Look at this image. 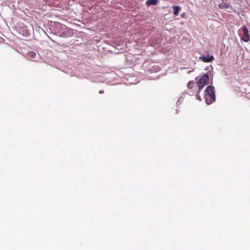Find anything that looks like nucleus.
Returning a JSON list of instances; mask_svg holds the SVG:
<instances>
[{"label": "nucleus", "mask_w": 250, "mask_h": 250, "mask_svg": "<svg viewBox=\"0 0 250 250\" xmlns=\"http://www.w3.org/2000/svg\"><path fill=\"white\" fill-rule=\"evenodd\" d=\"M172 7L173 8L174 14L175 15H178V13L179 12V11L181 9V7L177 6H173Z\"/></svg>", "instance_id": "obj_7"}, {"label": "nucleus", "mask_w": 250, "mask_h": 250, "mask_svg": "<svg viewBox=\"0 0 250 250\" xmlns=\"http://www.w3.org/2000/svg\"><path fill=\"white\" fill-rule=\"evenodd\" d=\"M157 0H147L146 2V3L148 6L151 5H155L157 4Z\"/></svg>", "instance_id": "obj_6"}, {"label": "nucleus", "mask_w": 250, "mask_h": 250, "mask_svg": "<svg viewBox=\"0 0 250 250\" xmlns=\"http://www.w3.org/2000/svg\"><path fill=\"white\" fill-rule=\"evenodd\" d=\"M35 54V53H34L33 52H32V57H33V55Z\"/></svg>", "instance_id": "obj_10"}, {"label": "nucleus", "mask_w": 250, "mask_h": 250, "mask_svg": "<svg viewBox=\"0 0 250 250\" xmlns=\"http://www.w3.org/2000/svg\"><path fill=\"white\" fill-rule=\"evenodd\" d=\"M205 101L207 104H210L215 100L214 87L213 86H208L205 91Z\"/></svg>", "instance_id": "obj_1"}, {"label": "nucleus", "mask_w": 250, "mask_h": 250, "mask_svg": "<svg viewBox=\"0 0 250 250\" xmlns=\"http://www.w3.org/2000/svg\"><path fill=\"white\" fill-rule=\"evenodd\" d=\"M239 32L241 40L245 42H248L250 40V36L247 27L245 25L243 26Z\"/></svg>", "instance_id": "obj_3"}, {"label": "nucleus", "mask_w": 250, "mask_h": 250, "mask_svg": "<svg viewBox=\"0 0 250 250\" xmlns=\"http://www.w3.org/2000/svg\"><path fill=\"white\" fill-rule=\"evenodd\" d=\"M195 84V83L194 82V81H189L188 83L187 86L188 88L192 89L193 88Z\"/></svg>", "instance_id": "obj_8"}, {"label": "nucleus", "mask_w": 250, "mask_h": 250, "mask_svg": "<svg viewBox=\"0 0 250 250\" xmlns=\"http://www.w3.org/2000/svg\"><path fill=\"white\" fill-rule=\"evenodd\" d=\"M198 99H199V100H201V98H200V97H198V98H197Z\"/></svg>", "instance_id": "obj_12"}, {"label": "nucleus", "mask_w": 250, "mask_h": 250, "mask_svg": "<svg viewBox=\"0 0 250 250\" xmlns=\"http://www.w3.org/2000/svg\"><path fill=\"white\" fill-rule=\"evenodd\" d=\"M218 7L221 9H226L229 8V5L227 3L222 2L219 4Z\"/></svg>", "instance_id": "obj_5"}, {"label": "nucleus", "mask_w": 250, "mask_h": 250, "mask_svg": "<svg viewBox=\"0 0 250 250\" xmlns=\"http://www.w3.org/2000/svg\"><path fill=\"white\" fill-rule=\"evenodd\" d=\"M198 99H199V100H201V98H200V97H198V98H197Z\"/></svg>", "instance_id": "obj_11"}, {"label": "nucleus", "mask_w": 250, "mask_h": 250, "mask_svg": "<svg viewBox=\"0 0 250 250\" xmlns=\"http://www.w3.org/2000/svg\"><path fill=\"white\" fill-rule=\"evenodd\" d=\"M99 93H100V94H103V93H104V90H100V91H99Z\"/></svg>", "instance_id": "obj_9"}, {"label": "nucleus", "mask_w": 250, "mask_h": 250, "mask_svg": "<svg viewBox=\"0 0 250 250\" xmlns=\"http://www.w3.org/2000/svg\"><path fill=\"white\" fill-rule=\"evenodd\" d=\"M209 82V77L208 74H205L196 82L198 87V92Z\"/></svg>", "instance_id": "obj_2"}, {"label": "nucleus", "mask_w": 250, "mask_h": 250, "mask_svg": "<svg viewBox=\"0 0 250 250\" xmlns=\"http://www.w3.org/2000/svg\"><path fill=\"white\" fill-rule=\"evenodd\" d=\"M200 59L205 62H212L214 60V57L213 56H209V55H208L207 56L201 57Z\"/></svg>", "instance_id": "obj_4"}]
</instances>
